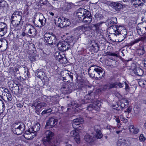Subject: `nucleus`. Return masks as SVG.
<instances>
[{
  "label": "nucleus",
  "mask_w": 146,
  "mask_h": 146,
  "mask_svg": "<svg viewBox=\"0 0 146 146\" xmlns=\"http://www.w3.org/2000/svg\"><path fill=\"white\" fill-rule=\"evenodd\" d=\"M76 16L79 20L86 24H90L92 20V17L90 12L84 9H78Z\"/></svg>",
  "instance_id": "obj_1"
},
{
  "label": "nucleus",
  "mask_w": 146,
  "mask_h": 146,
  "mask_svg": "<svg viewBox=\"0 0 146 146\" xmlns=\"http://www.w3.org/2000/svg\"><path fill=\"white\" fill-rule=\"evenodd\" d=\"M88 73L91 77L97 80H100L105 75V72L100 67L95 65L91 66Z\"/></svg>",
  "instance_id": "obj_2"
},
{
  "label": "nucleus",
  "mask_w": 146,
  "mask_h": 146,
  "mask_svg": "<svg viewBox=\"0 0 146 146\" xmlns=\"http://www.w3.org/2000/svg\"><path fill=\"white\" fill-rule=\"evenodd\" d=\"M22 15L19 11H15L12 14L11 20L12 24L14 27L21 25L23 24L21 21Z\"/></svg>",
  "instance_id": "obj_3"
},
{
  "label": "nucleus",
  "mask_w": 146,
  "mask_h": 146,
  "mask_svg": "<svg viewBox=\"0 0 146 146\" xmlns=\"http://www.w3.org/2000/svg\"><path fill=\"white\" fill-rule=\"evenodd\" d=\"M44 37L46 42L49 44L53 45L56 43V36L51 33H46L44 35Z\"/></svg>",
  "instance_id": "obj_4"
},
{
  "label": "nucleus",
  "mask_w": 146,
  "mask_h": 146,
  "mask_svg": "<svg viewBox=\"0 0 146 146\" xmlns=\"http://www.w3.org/2000/svg\"><path fill=\"white\" fill-rule=\"evenodd\" d=\"M45 137L42 139V142L45 145L50 144L51 139L54 135L53 133L50 130H47L45 132Z\"/></svg>",
  "instance_id": "obj_5"
},
{
  "label": "nucleus",
  "mask_w": 146,
  "mask_h": 146,
  "mask_svg": "<svg viewBox=\"0 0 146 146\" xmlns=\"http://www.w3.org/2000/svg\"><path fill=\"white\" fill-rule=\"evenodd\" d=\"M113 27V30H114V31L111 33V34L115 35H117V34H120L123 35L124 36H126L127 32L126 30L124 27L119 25L117 27H116L115 26H114Z\"/></svg>",
  "instance_id": "obj_6"
},
{
  "label": "nucleus",
  "mask_w": 146,
  "mask_h": 146,
  "mask_svg": "<svg viewBox=\"0 0 146 146\" xmlns=\"http://www.w3.org/2000/svg\"><path fill=\"white\" fill-rule=\"evenodd\" d=\"M25 129V125L22 123L19 125H17L15 128H13L12 131L18 135L21 134Z\"/></svg>",
  "instance_id": "obj_7"
},
{
  "label": "nucleus",
  "mask_w": 146,
  "mask_h": 146,
  "mask_svg": "<svg viewBox=\"0 0 146 146\" xmlns=\"http://www.w3.org/2000/svg\"><path fill=\"white\" fill-rule=\"evenodd\" d=\"M56 46L59 50L62 52L66 51L71 47V45L64 41L59 42L56 44Z\"/></svg>",
  "instance_id": "obj_8"
},
{
  "label": "nucleus",
  "mask_w": 146,
  "mask_h": 146,
  "mask_svg": "<svg viewBox=\"0 0 146 146\" xmlns=\"http://www.w3.org/2000/svg\"><path fill=\"white\" fill-rule=\"evenodd\" d=\"M46 20L43 15L41 14L39 15L38 21H35L34 23L35 26L41 27L45 24Z\"/></svg>",
  "instance_id": "obj_9"
},
{
  "label": "nucleus",
  "mask_w": 146,
  "mask_h": 146,
  "mask_svg": "<svg viewBox=\"0 0 146 146\" xmlns=\"http://www.w3.org/2000/svg\"><path fill=\"white\" fill-rule=\"evenodd\" d=\"M57 123L56 120L54 118H50L47 120L45 128L46 129L52 128Z\"/></svg>",
  "instance_id": "obj_10"
},
{
  "label": "nucleus",
  "mask_w": 146,
  "mask_h": 146,
  "mask_svg": "<svg viewBox=\"0 0 146 146\" xmlns=\"http://www.w3.org/2000/svg\"><path fill=\"white\" fill-rule=\"evenodd\" d=\"M47 106L46 104L43 102L39 101H37L33 103L32 106L34 107L36 110L38 111L43 107H45Z\"/></svg>",
  "instance_id": "obj_11"
},
{
  "label": "nucleus",
  "mask_w": 146,
  "mask_h": 146,
  "mask_svg": "<svg viewBox=\"0 0 146 146\" xmlns=\"http://www.w3.org/2000/svg\"><path fill=\"white\" fill-rule=\"evenodd\" d=\"M36 133L29 129L28 130L25 131L24 134L25 137L27 140H31L33 139L36 136Z\"/></svg>",
  "instance_id": "obj_12"
},
{
  "label": "nucleus",
  "mask_w": 146,
  "mask_h": 146,
  "mask_svg": "<svg viewBox=\"0 0 146 146\" xmlns=\"http://www.w3.org/2000/svg\"><path fill=\"white\" fill-rule=\"evenodd\" d=\"M25 28V30H28V33L30 35V36H34L36 35L37 31L33 26L29 25H27Z\"/></svg>",
  "instance_id": "obj_13"
},
{
  "label": "nucleus",
  "mask_w": 146,
  "mask_h": 146,
  "mask_svg": "<svg viewBox=\"0 0 146 146\" xmlns=\"http://www.w3.org/2000/svg\"><path fill=\"white\" fill-rule=\"evenodd\" d=\"M7 27L6 24L3 22L0 23V36H4L7 32Z\"/></svg>",
  "instance_id": "obj_14"
},
{
  "label": "nucleus",
  "mask_w": 146,
  "mask_h": 146,
  "mask_svg": "<svg viewBox=\"0 0 146 146\" xmlns=\"http://www.w3.org/2000/svg\"><path fill=\"white\" fill-rule=\"evenodd\" d=\"M109 89L112 88H117L118 86L119 88L123 87V83H121L119 82H115L114 83H110L109 84Z\"/></svg>",
  "instance_id": "obj_15"
},
{
  "label": "nucleus",
  "mask_w": 146,
  "mask_h": 146,
  "mask_svg": "<svg viewBox=\"0 0 146 146\" xmlns=\"http://www.w3.org/2000/svg\"><path fill=\"white\" fill-rule=\"evenodd\" d=\"M84 121L83 118H77L74 119L73 120L72 126L74 128H77L80 127V122H82Z\"/></svg>",
  "instance_id": "obj_16"
},
{
  "label": "nucleus",
  "mask_w": 146,
  "mask_h": 146,
  "mask_svg": "<svg viewBox=\"0 0 146 146\" xmlns=\"http://www.w3.org/2000/svg\"><path fill=\"white\" fill-rule=\"evenodd\" d=\"M129 104L128 100L125 99H122L121 101H118L117 102V106L119 107L120 106L121 110L125 108V106H127Z\"/></svg>",
  "instance_id": "obj_17"
},
{
  "label": "nucleus",
  "mask_w": 146,
  "mask_h": 146,
  "mask_svg": "<svg viewBox=\"0 0 146 146\" xmlns=\"http://www.w3.org/2000/svg\"><path fill=\"white\" fill-rule=\"evenodd\" d=\"M94 130L96 132V137L98 139H101L103 136V135L100 129L99 126L97 125L95 127Z\"/></svg>",
  "instance_id": "obj_18"
},
{
  "label": "nucleus",
  "mask_w": 146,
  "mask_h": 146,
  "mask_svg": "<svg viewBox=\"0 0 146 146\" xmlns=\"http://www.w3.org/2000/svg\"><path fill=\"white\" fill-rule=\"evenodd\" d=\"M111 21V19H108L107 21L106 22H105V23L106 25L110 27V31L111 33H112V32H113L114 31V30H113V27L115 26L116 27H117L118 26L116 25H112Z\"/></svg>",
  "instance_id": "obj_19"
},
{
  "label": "nucleus",
  "mask_w": 146,
  "mask_h": 146,
  "mask_svg": "<svg viewBox=\"0 0 146 146\" xmlns=\"http://www.w3.org/2000/svg\"><path fill=\"white\" fill-rule=\"evenodd\" d=\"M35 74L37 77L40 78L41 80L44 79V73L40 69H38L36 72Z\"/></svg>",
  "instance_id": "obj_20"
},
{
  "label": "nucleus",
  "mask_w": 146,
  "mask_h": 146,
  "mask_svg": "<svg viewBox=\"0 0 146 146\" xmlns=\"http://www.w3.org/2000/svg\"><path fill=\"white\" fill-rule=\"evenodd\" d=\"M62 21L64 20L61 24L63 27H67L70 25V22L68 19L64 17H62Z\"/></svg>",
  "instance_id": "obj_21"
},
{
  "label": "nucleus",
  "mask_w": 146,
  "mask_h": 146,
  "mask_svg": "<svg viewBox=\"0 0 146 146\" xmlns=\"http://www.w3.org/2000/svg\"><path fill=\"white\" fill-rule=\"evenodd\" d=\"M129 130L131 133L135 134H137L139 132V129L135 128L133 125H131L129 126Z\"/></svg>",
  "instance_id": "obj_22"
},
{
  "label": "nucleus",
  "mask_w": 146,
  "mask_h": 146,
  "mask_svg": "<svg viewBox=\"0 0 146 146\" xmlns=\"http://www.w3.org/2000/svg\"><path fill=\"white\" fill-rule=\"evenodd\" d=\"M135 74L138 76H141L143 75V72L142 69L139 67H137L134 70Z\"/></svg>",
  "instance_id": "obj_23"
},
{
  "label": "nucleus",
  "mask_w": 146,
  "mask_h": 146,
  "mask_svg": "<svg viewBox=\"0 0 146 146\" xmlns=\"http://www.w3.org/2000/svg\"><path fill=\"white\" fill-rule=\"evenodd\" d=\"M40 128V124L39 123H37L33 127H31L30 129L31 131H33L36 134V132L39 130Z\"/></svg>",
  "instance_id": "obj_24"
},
{
  "label": "nucleus",
  "mask_w": 146,
  "mask_h": 146,
  "mask_svg": "<svg viewBox=\"0 0 146 146\" xmlns=\"http://www.w3.org/2000/svg\"><path fill=\"white\" fill-rule=\"evenodd\" d=\"M91 29L90 27L88 26H81L79 27L80 30H82L83 31L85 32L84 33L85 34H86L87 32L90 33V30Z\"/></svg>",
  "instance_id": "obj_25"
},
{
  "label": "nucleus",
  "mask_w": 146,
  "mask_h": 146,
  "mask_svg": "<svg viewBox=\"0 0 146 146\" xmlns=\"http://www.w3.org/2000/svg\"><path fill=\"white\" fill-rule=\"evenodd\" d=\"M84 139L86 141L90 143L94 141V137L93 136L87 134L84 137Z\"/></svg>",
  "instance_id": "obj_26"
},
{
  "label": "nucleus",
  "mask_w": 146,
  "mask_h": 146,
  "mask_svg": "<svg viewBox=\"0 0 146 146\" xmlns=\"http://www.w3.org/2000/svg\"><path fill=\"white\" fill-rule=\"evenodd\" d=\"M112 4L115 7L117 11H119V9L122 7V5L120 3L117 2H113Z\"/></svg>",
  "instance_id": "obj_27"
},
{
  "label": "nucleus",
  "mask_w": 146,
  "mask_h": 146,
  "mask_svg": "<svg viewBox=\"0 0 146 146\" xmlns=\"http://www.w3.org/2000/svg\"><path fill=\"white\" fill-rule=\"evenodd\" d=\"M133 5L135 6H139L143 5V3L140 0H131Z\"/></svg>",
  "instance_id": "obj_28"
},
{
  "label": "nucleus",
  "mask_w": 146,
  "mask_h": 146,
  "mask_svg": "<svg viewBox=\"0 0 146 146\" xmlns=\"http://www.w3.org/2000/svg\"><path fill=\"white\" fill-rule=\"evenodd\" d=\"M98 107L96 103H94L90 104L88 107L87 109L89 111H91L93 110L96 109Z\"/></svg>",
  "instance_id": "obj_29"
},
{
  "label": "nucleus",
  "mask_w": 146,
  "mask_h": 146,
  "mask_svg": "<svg viewBox=\"0 0 146 146\" xmlns=\"http://www.w3.org/2000/svg\"><path fill=\"white\" fill-rule=\"evenodd\" d=\"M135 139L130 138L126 140H125V145L127 146L129 145L134 142Z\"/></svg>",
  "instance_id": "obj_30"
},
{
  "label": "nucleus",
  "mask_w": 146,
  "mask_h": 146,
  "mask_svg": "<svg viewBox=\"0 0 146 146\" xmlns=\"http://www.w3.org/2000/svg\"><path fill=\"white\" fill-rule=\"evenodd\" d=\"M74 40V38L72 36H68L67 38L64 40V42H66L68 44L70 45H72L70 44L72 42H73Z\"/></svg>",
  "instance_id": "obj_31"
},
{
  "label": "nucleus",
  "mask_w": 146,
  "mask_h": 146,
  "mask_svg": "<svg viewBox=\"0 0 146 146\" xmlns=\"http://www.w3.org/2000/svg\"><path fill=\"white\" fill-rule=\"evenodd\" d=\"M5 109L4 104L3 102L0 99V114L3 113Z\"/></svg>",
  "instance_id": "obj_32"
},
{
  "label": "nucleus",
  "mask_w": 146,
  "mask_h": 146,
  "mask_svg": "<svg viewBox=\"0 0 146 146\" xmlns=\"http://www.w3.org/2000/svg\"><path fill=\"white\" fill-rule=\"evenodd\" d=\"M61 89L62 91H65L67 92V93H69L71 92V90L70 89L68 86L67 85H65L63 86L61 88Z\"/></svg>",
  "instance_id": "obj_33"
},
{
  "label": "nucleus",
  "mask_w": 146,
  "mask_h": 146,
  "mask_svg": "<svg viewBox=\"0 0 146 146\" xmlns=\"http://www.w3.org/2000/svg\"><path fill=\"white\" fill-rule=\"evenodd\" d=\"M72 4L71 3H66L65 6L63 7V9L66 11L68 10L71 8L72 6Z\"/></svg>",
  "instance_id": "obj_34"
},
{
  "label": "nucleus",
  "mask_w": 146,
  "mask_h": 146,
  "mask_svg": "<svg viewBox=\"0 0 146 146\" xmlns=\"http://www.w3.org/2000/svg\"><path fill=\"white\" fill-rule=\"evenodd\" d=\"M118 36V41L121 42L126 37V36H123V35L120 34H117V35Z\"/></svg>",
  "instance_id": "obj_35"
},
{
  "label": "nucleus",
  "mask_w": 146,
  "mask_h": 146,
  "mask_svg": "<svg viewBox=\"0 0 146 146\" xmlns=\"http://www.w3.org/2000/svg\"><path fill=\"white\" fill-rule=\"evenodd\" d=\"M125 140L123 139H119L117 143V145L118 146H121V145H125Z\"/></svg>",
  "instance_id": "obj_36"
},
{
  "label": "nucleus",
  "mask_w": 146,
  "mask_h": 146,
  "mask_svg": "<svg viewBox=\"0 0 146 146\" xmlns=\"http://www.w3.org/2000/svg\"><path fill=\"white\" fill-rule=\"evenodd\" d=\"M6 4V2L5 1L3 0H0V9H3Z\"/></svg>",
  "instance_id": "obj_37"
},
{
  "label": "nucleus",
  "mask_w": 146,
  "mask_h": 146,
  "mask_svg": "<svg viewBox=\"0 0 146 146\" xmlns=\"http://www.w3.org/2000/svg\"><path fill=\"white\" fill-rule=\"evenodd\" d=\"M137 51L139 54L141 55H142L145 53V51L144 50V48L143 47H141L137 50Z\"/></svg>",
  "instance_id": "obj_38"
},
{
  "label": "nucleus",
  "mask_w": 146,
  "mask_h": 146,
  "mask_svg": "<svg viewBox=\"0 0 146 146\" xmlns=\"http://www.w3.org/2000/svg\"><path fill=\"white\" fill-rule=\"evenodd\" d=\"M66 78H68L69 80H72L73 79V76L72 73L71 72H68L66 73Z\"/></svg>",
  "instance_id": "obj_39"
},
{
  "label": "nucleus",
  "mask_w": 146,
  "mask_h": 146,
  "mask_svg": "<svg viewBox=\"0 0 146 146\" xmlns=\"http://www.w3.org/2000/svg\"><path fill=\"white\" fill-rule=\"evenodd\" d=\"M136 29L137 31L138 34L139 35H140L141 33L142 34H143V30H142V28H140L139 26H137V27H136Z\"/></svg>",
  "instance_id": "obj_40"
},
{
  "label": "nucleus",
  "mask_w": 146,
  "mask_h": 146,
  "mask_svg": "<svg viewBox=\"0 0 146 146\" xmlns=\"http://www.w3.org/2000/svg\"><path fill=\"white\" fill-rule=\"evenodd\" d=\"M78 134L76 130H73L70 133V136L72 137H75L76 136L78 135Z\"/></svg>",
  "instance_id": "obj_41"
},
{
  "label": "nucleus",
  "mask_w": 146,
  "mask_h": 146,
  "mask_svg": "<svg viewBox=\"0 0 146 146\" xmlns=\"http://www.w3.org/2000/svg\"><path fill=\"white\" fill-rule=\"evenodd\" d=\"M52 111V110L51 109V108H50L48 109L44 110L41 113V114L43 115L46 113H49L51 112Z\"/></svg>",
  "instance_id": "obj_42"
},
{
  "label": "nucleus",
  "mask_w": 146,
  "mask_h": 146,
  "mask_svg": "<svg viewBox=\"0 0 146 146\" xmlns=\"http://www.w3.org/2000/svg\"><path fill=\"white\" fill-rule=\"evenodd\" d=\"M68 106L69 107H71V106H73V107H72V108H74V107H78V105L74 102H71L69 103V104H68Z\"/></svg>",
  "instance_id": "obj_43"
},
{
  "label": "nucleus",
  "mask_w": 146,
  "mask_h": 146,
  "mask_svg": "<svg viewBox=\"0 0 146 146\" xmlns=\"http://www.w3.org/2000/svg\"><path fill=\"white\" fill-rule=\"evenodd\" d=\"M6 97L7 98L8 101H11L12 100V96L9 92L7 93Z\"/></svg>",
  "instance_id": "obj_44"
},
{
  "label": "nucleus",
  "mask_w": 146,
  "mask_h": 146,
  "mask_svg": "<svg viewBox=\"0 0 146 146\" xmlns=\"http://www.w3.org/2000/svg\"><path fill=\"white\" fill-rule=\"evenodd\" d=\"M139 84L140 86H143L145 87V86H146V81L144 80H142L139 82Z\"/></svg>",
  "instance_id": "obj_45"
},
{
  "label": "nucleus",
  "mask_w": 146,
  "mask_h": 146,
  "mask_svg": "<svg viewBox=\"0 0 146 146\" xmlns=\"http://www.w3.org/2000/svg\"><path fill=\"white\" fill-rule=\"evenodd\" d=\"M111 22L112 25L113 24H116L117 23V19L115 17H113L111 18Z\"/></svg>",
  "instance_id": "obj_46"
},
{
  "label": "nucleus",
  "mask_w": 146,
  "mask_h": 146,
  "mask_svg": "<svg viewBox=\"0 0 146 146\" xmlns=\"http://www.w3.org/2000/svg\"><path fill=\"white\" fill-rule=\"evenodd\" d=\"M92 47L95 50L98 51L99 49L98 44L97 43H95L94 45L92 44Z\"/></svg>",
  "instance_id": "obj_47"
},
{
  "label": "nucleus",
  "mask_w": 146,
  "mask_h": 146,
  "mask_svg": "<svg viewBox=\"0 0 146 146\" xmlns=\"http://www.w3.org/2000/svg\"><path fill=\"white\" fill-rule=\"evenodd\" d=\"M140 41V40L139 38L135 39L134 41L131 42L129 43L130 44L131 46H132L135 44L138 43Z\"/></svg>",
  "instance_id": "obj_48"
},
{
  "label": "nucleus",
  "mask_w": 146,
  "mask_h": 146,
  "mask_svg": "<svg viewBox=\"0 0 146 146\" xmlns=\"http://www.w3.org/2000/svg\"><path fill=\"white\" fill-rule=\"evenodd\" d=\"M102 90L104 91L106 90H110L109 89V84L105 85L103 86L102 87Z\"/></svg>",
  "instance_id": "obj_49"
},
{
  "label": "nucleus",
  "mask_w": 146,
  "mask_h": 146,
  "mask_svg": "<svg viewBox=\"0 0 146 146\" xmlns=\"http://www.w3.org/2000/svg\"><path fill=\"white\" fill-rule=\"evenodd\" d=\"M86 88L87 90H88V94L89 95H90V94L92 92V90H89L90 88H91V87L89 86H86Z\"/></svg>",
  "instance_id": "obj_50"
},
{
  "label": "nucleus",
  "mask_w": 146,
  "mask_h": 146,
  "mask_svg": "<svg viewBox=\"0 0 146 146\" xmlns=\"http://www.w3.org/2000/svg\"><path fill=\"white\" fill-rule=\"evenodd\" d=\"M29 59L32 62H34L36 60L35 57L33 55L30 56H29Z\"/></svg>",
  "instance_id": "obj_51"
},
{
  "label": "nucleus",
  "mask_w": 146,
  "mask_h": 146,
  "mask_svg": "<svg viewBox=\"0 0 146 146\" xmlns=\"http://www.w3.org/2000/svg\"><path fill=\"white\" fill-rule=\"evenodd\" d=\"M139 139L141 141L143 142H144L146 139V138L144 137L143 135L142 134L140 135L139 137Z\"/></svg>",
  "instance_id": "obj_52"
},
{
  "label": "nucleus",
  "mask_w": 146,
  "mask_h": 146,
  "mask_svg": "<svg viewBox=\"0 0 146 146\" xmlns=\"http://www.w3.org/2000/svg\"><path fill=\"white\" fill-rule=\"evenodd\" d=\"M56 56V60L58 59L59 60H60L61 58V56L60 55L59 52H57L55 54V55Z\"/></svg>",
  "instance_id": "obj_53"
},
{
  "label": "nucleus",
  "mask_w": 146,
  "mask_h": 146,
  "mask_svg": "<svg viewBox=\"0 0 146 146\" xmlns=\"http://www.w3.org/2000/svg\"><path fill=\"white\" fill-rule=\"evenodd\" d=\"M74 138V140L76 141L77 143H80V137L78 135L76 136Z\"/></svg>",
  "instance_id": "obj_54"
},
{
  "label": "nucleus",
  "mask_w": 146,
  "mask_h": 146,
  "mask_svg": "<svg viewBox=\"0 0 146 146\" xmlns=\"http://www.w3.org/2000/svg\"><path fill=\"white\" fill-rule=\"evenodd\" d=\"M106 55L113 56H117V54L115 53H114L110 52H107L106 53Z\"/></svg>",
  "instance_id": "obj_55"
},
{
  "label": "nucleus",
  "mask_w": 146,
  "mask_h": 146,
  "mask_svg": "<svg viewBox=\"0 0 146 146\" xmlns=\"http://www.w3.org/2000/svg\"><path fill=\"white\" fill-rule=\"evenodd\" d=\"M5 89H6V88H5L0 87V95L1 96V94H3V93L5 91Z\"/></svg>",
  "instance_id": "obj_56"
},
{
  "label": "nucleus",
  "mask_w": 146,
  "mask_h": 146,
  "mask_svg": "<svg viewBox=\"0 0 146 146\" xmlns=\"http://www.w3.org/2000/svg\"><path fill=\"white\" fill-rule=\"evenodd\" d=\"M5 91H4L3 93V94H1V95H3L4 96H6L7 95V93L8 92H9V91L8 90V89H7L6 88L5 89Z\"/></svg>",
  "instance_id": "obj_57"
},
{
  "label": "nucleus",
  "mask_w": 146,
  "mask_h": 146,
  "mask_svg": "<svg viewBox=\"0 0 146 146\" xmlns=\"http://www.w3.org/2000/svg\"><path fill=\"white\" fill-rule=\"evenodd\" d=\"M39 2L41 4L45 5L46 4L47 1L46 0H40Z\"/></svg>",
  "instance_id": "obj_58"
},
{
  "label": "nucleus",
  "mask_w": 146,
  "mask_h": 146,
  "mask_svg": "<svg viewBox=\"0 0 146 146\" xmlns=\"http://www.w3.org/2000/svg\"><path fill=\"white\" fill-rule=\"evenodd\" d=\"M131 108L130 107V106H129L127 108L126 110H125L124 111L125 113L126 112H127L128 113H130L131 112Z\"/></svg>",
  "instance_id": "obj_59"
},
{
  "label": "nucleus",
  "mask_w": 146,
  "mask_h": 146,
  "mask_svg": "<svg viewBox=\"0 0 146 146\" xmlns=\"http://www.w3.org/2000/svg\"><path fill=\"white\" fill-rule=\"evenodd\" d=\"M139 39L140 40V41H144L146 39V36H144L142 37H141L139 38Z\"/></svg>",
  "instance_id": "obj_60"
},
{
  "label": "nucleus",
  "mask_w": 146,
  "mask_h": 146,
  "mask_svg": "<svg viewBox=\"0 0 146 146\" xmlns=\"http://www.w3.org/2000/svg\"><path fill=\"white\" fill-rule=\"evenodd\" d=\"M63 78L64 81L65 82H68L69 81H70V80L68 78H66V76H64L63 75Z\"/></svg>",
  "instance_id": "obj_61"
},
{
  "label": "nucleus",
  "mask_w": 146,
  "mask_h": 146,
  "mask_svg": "<svg viewBox=\"0 0 146 146\" xmlns=\"http://www.w3.org/2000/svg\"><path fill=\"white\" fill-rule=\"evenodd\" d=\"M142 30H143V33H146V26L145 27H142Z\"/></svg>",
  "instance_id": "obj_62"
},
{
  "label": "nucleus",
  "mask_w": 146,
  "mask_h": 146,
  "mask_svg": "<svg viewBox=\"0 0 146 146\" xmlns=\"http://www.w3.org/2000/svg\"><path fill=\"white\" fill-rule=\"evenodd\" d=\"M118 117L121 120H124L125 118L123 117V116L121 115L118 116Z\"/></svg>",
  "instance_id": "obj_63"
},
{
  "label": "nucleus",
  "mask_w": 146,
  "mask_h": 146,
  "mask_svg": "<svg viewBox=\"0 0 146 146\" xmlns=\"http://www.w3.org/2000/svg\"><path fill=\"white\" fill-rule=\"evenodd\" d=\"M125 89L126 90H127L129 89V86L126 83H125Z\"/></svg>",
  "instance_id": "obj_64"
}]
</instances>
